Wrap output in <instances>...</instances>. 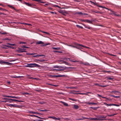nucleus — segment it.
<instances>
[{
	"label": "nucleus",
	"mask_w": 121,
	"mask_h": 121,
	"mask_svg": "<svg viewBox=\"0 0 121 121\" xmlns=\"http://www.w3.org/2000/svg\"><path fill=\"white\" fill-rule=\"evenodd\" d=\"M39 66L38 64H29V67L32 68L33 67H39Z\"/></svg>",
	"instance_id": "obj_1"
},
{
	"label": "nucleus",
	"mask_w": 121,
	"mask_h": 121,
	"mask_svg": "<svg viewBox=\"0 0 121 121\" xmlns=\"http://www.w3.org/2000/svg\"><path fill=\"white\" fill-rule=\"evenodd\" d=\"M8 105L10 107H13L15 108H22V106H21L15 105V104H10Z\"/></svg>",
	"instance_id": "obj_2"
},
{
	"label": "nucleus",
	"mask_w": 121,
	"mask_h": 121,
	"mask_svg": "<svg viewBox=\"0 0 121 121\" xmlns=\"http://www.w3.org/2000/svg\"><path fill=\"white\" fill-rule=\"evenodd\" d=\"M104 104L105 105H106L107 106H115L117 107H119L120 106V105H117L116 104H108L106 103H104Z\"/></svg>",
	"instance_id": "obj_3"
},
{
	"label": "nucleus",
	"mask_w": 121,
	"mask_h": 121,
	"mask_svg": "<svg viewBox=\"0 0 121 121\" xmlns=\"http://www.w3.org/2000/svg\"><path fill=\"white\" fill-rule=\"evenodd\" d=\"M20 50H17V51L19 53H22L23 52H26V51L25 50L26 49H24L18 48Z\"/></svg>",
	"instance_id": "obj_4"
},
{
	"label": "nucleus",
	"mask_w": 121,
	"mask_h": 121,
	"mask_svg": "<svg viewBox=\"0 0 121 121\" xmlns=\"http://www.w3.org/2000/svg\"><path fill=\"white\" fill-rule=\"evenodd\" d=\"M4 97H11L12 98H15V99H20V98L18 97H16L15 96H7V95H4Z\"/></svg>",
	"instance_id": "obj_5"
},
{
	"label": "nucleus",
	"mask_w": 121,
	"mask_h": 121,
	"mask_svg": "<svg viewBox=\"0 0 121 121\" xmlns=\"http://www.w3.org/2000/svg\"><path fill=\"white\" fill-rule=\"evenodd\" d=\"M110 93H114L115 95L117 94L116 93L121 94V93L119 92V91H111L110 92Z\"/></svg>",
	"instance_id": "obj_6"
},
{
	"label": "nucleus",
	"mask_w": 121,
	"mask_h": 121,
	"mask_svg": "<svg viewBox=\"0 0 121 121\" xmlns=\"http://www.w3.org/2000/svg\"><path fill=\"white\" fill-rule=\"evenodd\" d=\"M90 118V120H104V119H99L98 118Z\"/></svg>",
	"instance_id": "obj_7"
},
{
	"label": "nucleus",
	"mask_w": 121,
	"mask_h": 121,
	"mask_svg": "<svg viewBox=\"0 0 121 121\" xmlns=\"http://www.w3.org/2000/svg\"><path fill=\"white\" fill-rule=\"evenodd\" d=\"M92 3L94 5H96V6H97L99 7L102 8H105L106 9H107V8L105 7H103V6H102L97 5L96 3H95L94 2H93V3Z\"/></svg>",
	"instance_id": "obj_8"
},
{
	"label": "nucleus",
	"mask_w": 121,
	"mask_h": 121,
	"mask_svg": "<svg viewBox=\"0 0 121 121\" xmlns=\"http://www.w3.org/2000/svg\"><path fill=\"white\" fill-rule=\"evenodd\" d=\"M106 78L107 79V80H113L114 79V78L113 76H107L106 77Z\"/></svg>",
	"instance_id": "obj_9"
},
{
	"label": "nucleus",
	"mask_w": 121,
	"mask_h": 121,
	"mask_svg": "<svg viewBox=\"0 0 121 121\" xmlns=\"http://www.w3.org/2000/svg\"><path fill=\"white\" fill-rule=\"evenodd\" d=\"M74 44H75L76 45H77L78 46H82L83 47H85V48H88V47H87L86 46H84L82 45L81 44H78V43H74Z\"/></svg>",
	"instance_id": "obj_10"
},
{
	"label": "nucleus",
	"mask_w": 121,
	"mask_h": 121,
	"mask_svg": "<svg viewBox=\"0 0 121 121\" xmlns=\"http://www.w3.org/2000/svg\"><path fill=\"white\" fill-rule=\"evenodd\" d=\"M83 25L86 28H87L89 29H92V28L91 27H90L88 25H84V24Z\"/></svg>",
	"instance_id": "obj_11"
},
{
	"label": "nucleus",
	"mask_w": 121,
	"mask_h": 121,
	"mask_svg": "<svg viewBox=\"0 0 121 121\" xmlns=\"http://www.w3.org/2000/svg\"><path fill=\"white\" fill-rule=\"evenodd\" d=\"M53 68H57L58 69H60V68H63V67L62 66H59L58 65H55L53 66Z\"/></svg>",
	"instance_id": "obj_12"
},
{
	"label": "nucleus",
	"mask_w": 121,
	"mask_h": 121,
	"mask_svg": "<svg viewBox=\"0 0 121 121\" xmlns=\"http://www.w3.org/2000/svg\"><path fill=\"white\" fill-rule=\"evenodd\" d=\"M95 85H97L98 86H101V87H107V86H109V85H103V86L100 85H99V84H97V83L95 84Z\"/></svg>",
	"instance_id": "obj_13"
},
{
	"label": "nucleus",
	"mask_w": 121,
	"mask_h": 121,
	"mask_svg": "<svg viewBox=\"0 0 121 121\" xmlns=\"http://www.w3.org/2000/svg\"><path fill=\"white\" fill-rule=\"evenodd\" d=\"M82 118H80L78 119H76V120H82L84 119H88V118H86L85 117H82Z\"/></svg>",
	"instance_id": "obj_14"
},
{
	"label": "nucleus",
	"mask_w": 121,
	"mask_h": 121,
	"mask_svg": "<svg viewBox=\"0 0 121 121\" xmlns=\"http://www.w3.org/2000/svg\"><path fill=\"white\" fill-rule=\"evenodd\" d=\"M7 6H8L9 7H11V8L13 9L14 10H15L16 11H18V10H17L16 9H15V8L14 7L12 6L11 5H7Z\"/></svg>",
	"instance_id": "obj_15"
},
{
	"label": "nucleus",
	"mask_w": 121,
	"mask_h": 121,
	"mask_svg": "<svg viewBox=\"0 0 121 121\" xmlns=\"http://www.w3.org/2000/svg\"><path fill=\"white\" fill-rule=\"evenodd\" d=\"M65 75H55V77H65Z\"/></svg>",
	"instance_id": "obj_16"
},
{
	"label": "nucleus",
	"mask_w": 121,
	"mask_h": 121,
	"mask_svg": "<svg viewBox=\"0 0 121 121\" xmlns=\"http://www.w3.org/2000/svg\"><path fill=\"white\" fill-rule=\"evenodd\" d=\"M44 43L42 41H39L37 42L36 43V44H43Z\"/></svg>",
	"instance_id": "obj_17"
},
{
	"label": "nucleus",
	"mask_w": 121,
	"mask_h": 121,
	"mask_svg": "<svg viewBox=\"0 0 121 121\" xmlns=\"http://www.w3.org/2000/svg\"><path fill=\"white\" fill-rule=\"evenodd\" d=\"M86 104H88L90 105L91 104H95L97 105V104L96 103H90V102H87Z\"/></svg>",
	"instance_id": "obj_18"
},
{
	"label": "nucleus",
	"mask_w": 121,
	"mask_h": 121,
	"mask_svg": "<svg viewBox=\"0 0 121 121\" xmlns=\"http://www.w3.org/2000/svg\"><path fill=\"white\" fill-rule=\"evenodd\" d=\"M86 22L91 24H92V21L88 20H86Z\"/></svg>",
	"instance_id": "obj_19"
},
{
	"label": "nucleus",
	"mask_w": 121,
	"mask_h": 121,
	"mask_svg": "<svg viewBox=\"0 0 121 121\" xmlns=\"http://www.w3.org/2000/svg\"><path fill=\"white\" fill-rule=\"evenodd\" d=\"M60 102L61 103H62L64 106H68V104L67 103L61 101Z\"/></svg>",
	"instance_id": "obj_20"
},
{
	"label": "nucleus",
	"mask_w": 121,
	"mask_h": 121,
	"mask_svg": "<svg viewBox=\"0 0 121 121\" xmlns=\"http://www.w3.org/2000/svg\"><path fill=\"white\" fill-rule=\"evenodd\" d=\"M53 70L54 71L55 70H58V71H61V70H64V68H60V69H53Z\"/></svg>",
	"instance_id": "obj_21"
},
{
	"label": "nucleus",
	"mask_w": 121,
	"mask_h": 121,
	"mask_svg": "<svg viewBox=\"0 0 121 121\" xmlns=\"http://www.w3.org/2000/svg\"><path fill=\"white\" fill-rule=\"evenodd\" d=\"M24 4L29 6L31 7L32 5V4H30L28 3L25 2Z\"/></svg>",
	"instance_id": "obj_22"
},
{
	"label": "nucleus",
	"mask_w": 121,
	"mask_h": 121,
	"mask_svg": "<svg viewBox=\"0 0 121 121\" xmlns=\"http://www.w3.org/2000/svg\"><path fill=\"white\" fill-rule=\"evenodd\" d=\"M75 14L79 15H83V13L81 12H77L75 13Z\"/></svg>",
	"instance_id": "obj_23"
},
{
	"label": "nucleus",
	"mask_w": 121,
	"mask_h": 121,
	"mask_svg": "<svg viewBox=\"0 0 121 121\" xmlns=\"http://www.w3.org/2000/svg\"><path fill=\"white\" fill-rule=\"evenodd\" d=\"M110 96H111L115 97L116 98H119L120 97V96H115L113 95H111Z\"/></svg>",
	"instance_id": "obj_24"
},
{
	"label": "nucleus",
	"mask_w": 121,
	"mask_h": 121,
	"mask_svg": "<svg viewBox=\"0 0 121 121\" xmlns=\"http://www.w3.org/2000/svg\"><path fill=\"white\" fill-rule=\"evenodd\" d=\"M99 108V107H90V108L93 109L94 110H96L98 108Z\"/></svg>",
	"instance_id": "obj_25"
},
{
	"label": "nucleus",
	"mask_w": 121,
	"mask_h": 121,
	"mask_svg": "<svg viewBox=\"0 0 121 121\" xmlns=\"http://www.w3.org/2000/svg\"><path fill=\"white\" fill-rule=\"evenodd\" d=\"M4 99H9V100H12L13 101H17V100L16 99H7L5 98H4Z\"/></svg>",
	"instance_id": "obj_26"
},
{
	"label": "nucleus",
	"mask_w": 121,
	"mask_h": 121,
	"mask_svg": "<svg viewBox=\"0 0 121 121\" xmlns=\"http://www.w3.org/2000/svg\"><path fill=\"white\" fill-rule=\"evenodd\" d=\"M7 44H8V45H11L12 46H16V45L15 44H11L10 43H7Z\"/></svg>",
	"instance_id": "obj_27"
},
{
	"label": "nucleus",
	"mask_w": 121,
	"mask_h": 121,
	"mask_svg": "<svg viewBox=\"0 0 121 121\" xmlns=\"http://www.w3.org/2000/svg\"><path fill=\"white\" fill-rule=\"evenodd\" d=\"M74 108L75 109H77L78 108L79 106L78 105H74Z\"/></svg>",
	"instance_id": "obj_28"
},
{
	"label": "nucleus",
	"mask_w": 121,
	"mask_h": 121,
	"mask_svg": "<svg viewBox=\"0 0 121 121\" xmlns=\"http://www.w3.org/2000/svg\"><path fill=\"white\" fill-rule=\"evenodd\" d=\"M44 56V55H36V56H33L34 57H36V56L39 57V56Z\"/></svg>",
	"instance_id": "obj_29"
},
{
	"label": "nucleus",
	"mask_w": 121,
	"mask_h": 121,
	"mask_svg": "<svg viewBox=\"0 0 121 121\" xmlns=\"http://www.w3.org/2000/svg\"><path fill=\"white\" fill-rule=\"evenodd\" d=\"M12 64V63H9L7 62H6V63L5 64V65H11Z\"/></svg>",
	"instance_id": "obj_30"
},
{
	"label": "nucleus",
	"mask_w": 121,
	"mask_h": 121,
	"mask_svg": "<svg viewBox=\"0 0 121 121\" xmlns=\"http://www.w3.org/2000/svg\"><path fill=\"white\" fill-rule=\"evenodd\" d=\"M106 116H101L100 117V118H101L100 119H104H104L106 118Z\"/></svg>",
	"instance_id": "obj_31"
},
{
	"label": "nucleus",
	"mask_w": 121,
	"mask_h": 121,
	"mask_svg": "<svg viewBox=\"0 0 121 121\" xmlns=\"http://www.w3.org/2000/svg\"><path fill=\"white\" fill-rule=\"evenodd\" d=\"M55 118L56 117L54 116L53 117H52V116H50V117H48V118H52V119H55Z\"/></svg>",
	"instance_id": "obj_32"
},
{
	"label": "nucleus",
	"mask_w": 121,
	"mask_h": 121,
	"mask_svg": "<svg viewBox=\"0 0 121 121\" xmlns=\"http://www.w3.org/2000/svg\"><path fill=\"white\" fill-rule=\"evenodd\" d=\"M39 110L41 112H47L48 111L46 109L44 110L39 109Z\"/></svg>",
	"instance_id": "obj_33"
},
{
	"label": "nucleus",
	"mask_w": 121,
	"mask_h": 121,
	"mask_svg": "<svg viewBox=\"0 0 121 121\" xmlns=\"http://www.w3.org/2000/svg\"><path fill=\"white\" fill-rule=\"evenodd\" d=\"M0 10H2L4 11H7L8 10L5 9H3L2 8L0 7Z\"/></svg>",
	"instance_id": "obj_34"
},
{
	"label": "nucleus",
	"mask_w": 121,
	"mask_h": 121,
	"mask_svg": "<svg viewBox=\"0 0 121 121\" xmlns=\"http://www.w3.org/2000/svg\"><path fill=\"white\" fill-rule=\"evenodd\" d=\"M11 40V39H9V38H5L3 39V40Z\"/></svg>",
	"instance_id": "obj_35"
},
{
	"label": "nucleus",
	"mask_w": 121,
	"mask_h": 121,
	"mask_svg": "<svg viewBox=\"0 0 121 121\" xmlns=\"http://www.w3.org/2000/svg\"><path fill=\"white\" fill-rule=\"evenodd\" d=\"M52 48L53 49H55V50H59L60 49V48Z\"/></svg>",
	"instance_id": "obj_36"
},
{
	"label": "nucleus",
	"mask_w": 121,
	"mask_h": 121,
	"mask_svg": "<svg viewBox=\"0 0 121 121\" xmlns=\"http://www.w3.org/2000/svg\"><path fill=\"white\" fill-rule=\"evenodd\" d=\"M23 95L30 94L27 92H24L22 93Z\"/></svg>",
	"instance_id": "obj_37"
},
{
	"label": "nucleus",
	"mask_w": 121,
	"mask_h": 121,
	"mask_svg": "<svg viewBox=\"0 0 121 121\" xmlns=\"http://www.w3.org/2000/svg\"><path fill=\"white\" fill-rule=\"evenodd\" d=\"M6 61H0V64H2L3 63H4L5 64V63H6Z\"/></svg>",
	"instance_id": "obj_38"
},
{
	"label": "nucleus",
	"mask_w": 121,
	"mask_h": 121,
	"mask_svg": "<svg viewBox=\"0 0 121 121\" xmlns=\"http://www.w3.org/2000/svg\"><path fill=\"white\" fill-rule=\"evenodd\" d=\"M35 112H33L32 111H29L28 112L30 113L35 114Z\"/></svg>",
	"instance_id": "obj_39"
},
{
	"label": "nucleus",
	"mask_w": 121,
	"mask_h": 121,
	"mask_svg": "<svg viewBox=\"0 0 121 121\" xmlns=\"http://www.w3.org/2000/svg\"><path fill=\"white\" fill-rule=\"evenodd\" d=\"M20 44H26V42H20L19 43Z\"/></svg>",
	"instance_id": "obj_40"
},
{
	"label": "nucleus",
	"mask_w": 121,
	"mask_h": 121,
	"mask_svg": "<svg viewBox=\"0 0 121 121\" xmlns=\"http://www.w3.org/2000/svg\"><path fill=\"white\" fill-rule=\"evenodd\" d=\"M3 45L4 46V47H6L9 48V47H10L9 46V45Z\"/></svg>",
	"instance_id": "obj_41"
},
{
	"label": "nucleus",
	"mask_w": 121,
	"mask_h": 121,
	"mask_svg": "<svg viewBox=\"0 0 121 121\" xmlns=\"http://www.w3.org/2000/svg\"><path fill=\"white\" fill-rule=\"evenodd\" d=\"M69 100H72L73 101H77V100H76L74 99H72V98H69Z\"/></svg>",
	"instance_id": "obj_42"
},
{
	"label": "nucleus",
	"mask_w": 121,
	"mask_h": 121,
	"mask_svg": "<svg viewBox=\"0 0 121 121\" xmlns=\"http://www.w3.org/2000/svg\"><path fill=\"white\" fill-rule=\"evenodd\" d=\"M8 33L7 32H3V33H1V35H4V34H7Z\"/></svg>",
	"instance_id": "obj_43"
},
{
	"label": "nucleus",
	"mask_w": 121,
	"mask_h": 121,
	"mask_svg": "<svg viewBox=\"0 0 121 121\" xmlns=\"http://www.w3.org/2000/svg\"><path fill=\"white\" fill-rule=\"evenodd\" d=\"M22 47L23 48H29V47L25 46H22Z\"/></svg>",
	"instance_id": "obj_44"
},
{
	"label": "nucleus",
	"mask_w": 121,
	"mask_h": 121,
	"mask_svg": "<svg viewBox=\"0 0 121 121\" xmlns=\"http://www.w3.org/2000/svg\"><path fill=\"white\" fill-rule=\"evenodd\" d=\"M35 114H39L41 115H43L42 113H39L37 112H35Z\"/></svg>",
	"instance_id": "obj_45"
},
{
	"label": "nucleus",
	"mask_w": 121,
	"mask_h": 121,
	"mask_svg": "<svg viewBox=\"0 0 121 121\" xmlns=\"http://www.w3.org/2000/svg\"><path fill=\"white\" fill-rule=\"evenodd\" d=\"M50 44V43H46L45 44L43 45V46H45L47 45H49Z\"/></svg>",
	"instance_id": "obj_46"
},
{
	"label": "nucleus",
	"mask_w": 121,
	"mask_h": 121,
	"mask_svg": "<svg viewBox=\"0 0 121 121\" xmlns=\"http://www.w3.org/2000/svg\"><path fill=\"white\" fill-rule=\"evenodd\" d=\"M50 44V43H46L45 44L43 45V46H45L47 45H49Z\"/></svg>",
	"instance_id": "obj_47"
},
{
	"label": "nucleus",
	"mask_w": 121,
	"mask_h": 121,
	"mask_svg": "<svg viewBox=\"0 0 121 121\" xmlns=\"http://www.w3.org/2000/svg\"><path fill=\"white\" fill-rule=\"evenodd\" d=\"M17 60V59H14V60H10L9 61H10V62H13V61H16V60Z\"/></svg>",
	"instance_id": "obj_48"
},
{
	"label": "nucleus",
	"mask_w": 121,
	"mask_h": 121,
	"mask_svg": "<svg viewBox=\"0 0 121 121\" xmlns=\"http://www.w3.org/2000/svg\"><path fill=\"white\" fill-rule=\"evenodd\" d=\"M80 21L82 22H86V20L81 19H80Z\"/></svg>",
	"instance_id": "obj_49"
},
{
	"label": "nucleus",
	"mask_w": 121,
	"mask_h": 121,
	"mask_svg": "<svg viewBox=\"0 0 121 121\" xmlns=\"http://www.w3.org/2000/svg\"><path fill=\"white\" fill-rule=\"evenodd\" d=\"M57 94L58 95H61V94H62L63 95V93H61V92H58L57 93Z\"/></svg>",
	"instance_id": "obj_50"
},
{
	"label": "nucleus",
	"mask_w": 121,
	"mask_h": 121,
	"mask_svg": "<svg viewBox=\"0 0 121 121\" xmlns=\"http://www.w3.org/2000/svg\"><path fill=\"white\" fill-rule=\"evenodd\" d=\"M49 76L51 77L52 78L53 77H55V75H50Z\"/></svg>",
	"instance_id": "obj_51"
},
{
	"label": "nucleus",
	"mask_w": 121,
	"mask_h": 121,
	"mask_svg": "<svg viewBox=\"0 0 121 121\" xmlns=\"http://www.w3.org/2000/svg\"><path fill=\"white\" fill-rule=\"evenodd\" d=\"M45 103L44 102H39V104H44Z\"/></svg>",
	"instance_id": "obj_52"
},
{
	"label": "nucleus",
	"mask_w": 121,
	"mask_h": 121,
	"mask_svg": "<svg viewBox=\"0 0 121 121\" xmlns=\"http://www.w3.org/2000/svg\"><path fill=\"white\" fill-rule=\"evenodd\" d=\"M55 120H60V119L59 118H57L56 117Z\"/></svg>",
	"instance_id": "obj_53"
},
{
	"label": "nucleus",
	"mask_w": 121,
	"mask_h": 121,
	"mask_svg": "<svg viewBox=\"0 0 121 121\" xmlns=\"http://www.w3.org/2000/svg\"><path fill=\"white\" fill-rule=\"evenodd\" d=\"M76 26L77 27L79 28H80V26H80L79 25H76Z\"/></svg>",
	"instance_id": "obj_54"
},
{
	"label": "nucleus",
	"mask_w": 121,
	"mask_h": 121,
	"mask_svg": "<svg viewBox=\"0 0 121 121\" xmlns=\"http://www.w3.org/2000/svg\"><path fill=\"white\" fill-rule=\"evenodd\" d=\"M72 62H78V61L77 60H75V61H73L72 60Z\"/></svg>",
	"instance_id": "obj_55"
},
{
	"label": "nucleus",
	"mask_w": 121,
	"mask_h": 121,
	"mask_svg": "<svg viewBox=\"0 0 121 121\" xmlns=\"http://www.w3.org/2000/svg\"><path fill=\"white\" fill-rule=\"evenodd\" d=\"M26 54L29 55H31V53H26Z\"/></svg>",
	"instance_id": "obj_56"
},
{
	"label": "nucleus",
	"mask_w": 121,
	"mask_h": 121,
	"mask_svg": "<svg viewBox=\"0 0 121 121\" xmlns=\"http://www.w3.org/2000/svg\"><path fill=\"white\" fill-rule=\"evenodd\" d=\"M21 24H27V25H31L30 24H26V23H21Z\"/></svg>",
	"instance_id": "obj_57"
},
{
	"label": "nucleus",
	"mask_w": 121,
	"mask_h": 121,
	"mask_svg": "<svg viewBox=\"0 0 121 121\" xmlns=\"http://www.w3.org/2000/svg\"><path fill=\"white\" fill-rule=\"evenodd\" d=\"M35 115H29V116L31 117H35Z\"/></svg>",
	"instance_id": "obj_58"
},
{
	"label": "nucleus",
	"mask_w": 121,
	"mask_h": 121,
	"mask_svg": "<svg viewBox=\"0 0 121 121\" xmlns=\"http://www.w3.org/2000/svg\"><path fill=\"white\" fill-rule=\"evenodd\" d=\"M17 55L20 56H22L23 55L22 54H17Z\"/></svg>",
	"instance_id": "obj_59"
},
{
	"label": "nucleus",
	"mask_w": 121,
	"mask_h": 121,
	"mask_svg": "<svg viewBox=\"0 0 121 121\" xmlns=\"http://www.w3.org/2000/svg\"><path fill=\"white\" fill-rule=\"evenodd\" d=\"M9 47H9V48H12L13 49H15L14 47H12L11 46H9Z\"/></svg>",
	"instance_id": "obj_60"
},
{
	"label": "nucleus",
	"mask_w": 121,
	"mask_h": 121,
	"mask_svg": "<svg viewBox=\"0 0 121 121\" xmlns=\"http://www.w3.org/2000/svg\"><path fill=\"white\" fill-rule=\"evenodd\" d=\"M17 101L18 102H23V101H22L18 100H17Z\"/></svg>",
	"instance_id": "obj_61"
},
{
	"label": "nucleus",
	"mask_w": 121,
	"mask_h": 121,
	"mask_svg": "<svg viewBox=\"0 0 121 121\" xmlns=\"http://www.w3.org/2000/svg\"><path fill=\"white\" fill-rule=\"evenodd\" d=\"M25 67H29V64H27V65H25Z\"/></svg>",
	"instance_id": "obj_62"
},
{
	"label": "nucleus",
	"mask_w": 121,
	"mask_h": 121,
	"mask_svg": "<svg viewBox=\"0 0 121 121\" xmlns=\"http://www.w3.org/2000/svg\"><path fill=\"white\" fill-rule=\"evenodd\" d=\"M108 116L109 117H112V116H113V115H108Z\"/></svg>",
	"instance_id": "obj_63"
},
{
	"label": "nucleus",
	"mask_w": 121,
	"mask_h": 121,
	"mask_svg": "<svg viewBox=\"0 0 121 121\" xmlns=\"http://www.w3.org/2000/svg\"><path fill=\"white\" fill-rule=\"evenodd\" d=\"M7 83L8 84H9V85H10V84H11V82H10L9 81H8L7 82Z\"/></svg>",
	"instance_id": "obj_64"
}]
</instances>
